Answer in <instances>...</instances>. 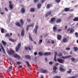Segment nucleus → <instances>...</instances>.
Listing matches in <instances>:
<instances>
[{"instance_id":"obj_60","label":"nucleus","mask_w":78,"mask_h":78,"mask_svg":"<svg viewBox=\"0 0 78 78\" xmlns=\"http://www.w3.org/2000/svg\"><path fill=\"white\" fill-rule=\"evenodd\" d=\"M19 68H20V69H21V68H22V66H21V65H19Z\"/></svg>"},{"instance_id":"obj_49","label":"nucleus","mask_w":78,"mask_h":78,"mask_svg":"<svg viewBox=\"0 0 78 78\" xmlns=\"http://www.w3.org/2000/svg\"><path fill=\"white\" fill-rule=\"evenodd\" d=\"M54 60L55 61H56V55H54Z\"/></svg>"},{"instance_id":"obj_23","label":"nucleus","mask_w":78,"mask_h":78,"mask_svg":"<svg viewBox=\"0 0 78 78\" xmlns=\"http://www.w3.org/2000/svg\"><path fill=\"white\" fill-rule=\"evenodd\" d=\"M20 22L21 23L22 25H23V23H24V22H23V19H21L20 20Z\"/></svg>"},{"instance_id":"obj_9","label":"nucleus","mask_w":78,"mask_h":78,"mask_svg":"<svg viewBox=\"0 0 78 78\" xmlns=\"http://www.w3.org/2000/svg\"><path fill=\"white\" fill-rule=\"evenodd\" d=\"M57 38L58 40L60 41V40H61L62 38V36L61 35H59L58 34L57 35Z\"/></svg>"},{"instance_id":"obj_8","label":"nucleus","mask_w":78,"mask_h":78,"mask_svg":"<svg viewBox=\"0 0 78 78\" xmlns=\"http://www.w3.org/2000/svg\"><path fill=\"white\" fill-rule=\"evenodd\" d=\"M9 8L11 9H12L13 8V5L12 4V2L11 1H9Z\"/></svg>"},{"instance_id":"obj_4","label":"nucleus","mask_w":78,"mask_h":78,"mask_svg":"<svg viewBox=\"0 0 78 78\" xmlns=\"http://www.w3.org/2000/svg\"><path fill=\"white\" fill-rule=\"evenodd\" d=\"M57 61L58 62H59L61 64H64V62H65L64 61V60L60 58H58L57 59Z\"/></svg>"},{"instance_id":"obj_28","label":"nucleus","mask_w":78,"mask_h":78,"mask_svg":"<svg viewBox=\"0 0 78 78\" xmlns=\"http://www.w3.org/2000/svg\"><path fill=\"white\" fill-rule=\"evenodd\" d=\"M63 55V54L62 52H59L58 54V55L59 56H62Z\"/></svg>"},{"instance_id":"obj_42","label":"nucleus","mask_w":78,"mask_h":78,"mask_svg":"<svg viewBox=\"0 0 78 78\" xmlns=\"http://www.w3.org/2000/svg\"><path fill=\"white\" fill-rule=\"evenodd\" d=\"M77 76H71L69 77L68 78H77Z\"/></svg>"},{"instance_id":"obj_22","label":"nucleus","mask_w":78,"mask_h":78,"mask_svg":"<svg viewBox=\"0 0 78 78\" xmlns=\"http://www.w3.org/2000/svg\"><path fill=\"white\" fill-rule=\"evenodd\" d=\"M73 21H78V17H76V18H74L73 19Z\"/></svg>"},{"instance_id":"obj_19","label":"nucleus","mask_w":78,"mask_h":78,"mask_svg":"<svg viewBox=\"0 0 78 78\" xmlns=\"http://www.w3.org/2000/svg\"><path fill=\"white\" fill-rule=\"evenodd\" d=\"M59 70L61 72H64L65 69L62 67L59 68Z\"/></svg>"},{"instance_id":"obj_27","label":"nucleus","mask_w":78,"mask_h":78,"mask_svg":"<svg viewBox=\"0 0 78 78\" xmlns=\"http://www.w3.org/2000/svg\"><path fill=\"white\" fill-rule=\"evenodd\" d=\"M28 49L29 50H31V49L29 47H28V48L25 47V50H28Z\"/></svg>"},{"instance_id":"obj_58","label":"nucleus","mask_w":78,"mask_h":78,"mask_svg":"<svg viewBox=\"0 0 78 78\" xmlns=\"http://www.w3.org/2000/svg\"><path fill=\"white\" fill-rule=\"evenodd\" d=\"M46 1V0H41V3H44V1Z\"/></svg>"},{"instance_id":"obj_18","label":"nucleus","mask_w":78,"mask_h":78,"mask_svg":"<svg viewBox=\"0 0 78 78\" xmlns=\"http://www.w3.org/2000/svg\"><path fill=\"white\" fill-rule=\"evenodd\" d=\"M24 33H25V31L23 29L21 31V36H24Z\"/></svg>"},{"instance_id":"obj_36","label":"nucleus","mask_w":78,"mask_h":78,"mask_svg":"<svg viewBox=\"0 0 78 78\" xmlns=\"http://www.w3.org/2000/svg\"><path fill=\"white\" fill-rule=\"evenodd\" d=\"M41 4H39L37 5V8L38 9H39L40 8H41Z\"/></svg>"},{"instance_id":"obj_59","label":"nucleus","mask_w":78,"mask_h":78,"mask_svg":"<svg viewBox=\"0 0 78 78\" xmlns=\"http://www.w3.org/2000/svg\"><path fill=\"white\" fill-rule=\"evenodd\" d=\"M27 22H30L31 21V19H27Z\"/></svg>"},{"instance_id":"obj_12","label":"nucleus","mask_w":78,"mask_h":78,"mask_svg":"<svg viewBox=\"0 0 78 78\" xmlns=\"http://www.w3.org/2000/svg\"><path fill=\"white\" fill-rule=\"evenodd\" d=\"M37 29H38V26L36 25L34 30L35 33L36 34L37 32Z\"/></svg>"},{"instance_id":"obj_53","label":"nucleus","mask_w":78,"mask_h":78,"mask_svg":"<svg viewBox=\"0 0 78 78\" xmlns=\"http://www.w3.org/2000/svg\"><path fill=\"white\" fill-rule=\"evenodd\" d=\"M12 66H11L9 67V70H10L11 69H12Z\"/></svg>"},{"instance_id":"obj_48","label":"nucleus","mask_w":78,"mask_h":78,"mask_svg":"<svg viewBox=\"0 0 78 78\" xmlns=\"http://www.w3.org/2000/svg\"><path fill=\"white\" fill-rule=\"evenodd\" d=\"M1 33H4V29L3 28L1 29Z\"/></svg>"},{"instance_id":"obj_37","label":"nucleus","mask_w":78,"mask_h":78,"mask_svg":"<svg viewBox=\"0 0 78 78\" xmlns=\"http://www.w3.org/2000/svg\"><path fill=\"white\" fill-rule=\"evenodd\" d=\"M28 26L29 27H34V24L33 23L32 24L28 25Z\"/></svg>"},{"instance_id":"obj_30","label":"nucleus","mask_w":78,"mask_h":78,"mask_svg":"<svg viewBox=\"0 0 78 78\" xmlns=\"http://www.w3.org/2000/svg\"><path fill=\"white\" fill-rule=\"evenodd\" d=\"M57 30V28L55 27V26H54L53 27V30L54 32H55V31Z\"/></svg>"},{"instance_id":"obj_44","label":"nucleus","mask_w":78,"mask_h":78,"mask_svg":"<svg viewBox=\"0 0 78 78\" xmlns=\"http://www.w3.org/2000/svg\"><path fill=\"white\" fill-rule=\"evenodd\" d=\"M39 0H34V3H37V2H39Z\"/></svg>"},{"instance_id":"obj_40","label":"nucleus","mask_w":78,"mask_h":78,"mask_svg":"<svg viewBox=\"0 0 78 78\" xmlns=\"http://www.w3.org/2000/svg\"><path fill=\"white\" fill-rule=\"evenodd\" d=\"M61 77L60 76H56L54 77L53 78H61Z\"/></svg>"},{"instance_id":"obj_50","label":"nucleus","mask_w":78,"mask_h":78,"mask_svg":"<svg viewBox=\"0 0 78 78\" xmlns=\"http://www.w3.org/2000/svg\"><path fill=\"white\" fill-rule=\"evenodd\" d=\"M0 47L2 49V50H3V49H4V48H3V46H2V44L0 45Z\"/></svg>"},{"instance_id":"obj_63","label":"nucleus","mask_w":78,"mask_h":78,"mask_svg":"<svg viewBox=\"0 0 78 78\" xmlns=\"http://www.w3.org/2000/svg\"><path fill=\"white\" fill-rule=\"evenodd\" d=\"M37 52H35L34 53V55H37Z\"/></svg>"},{"instance_id":"obj_39","label":"nucleus","mask_w":78,"mask_h":78,"mask_svg":"<svg viewBox=\"0 0 78 78\" xmlns=\"http://www.w3.org/2000/svg\"><path fill=\"white\" fill-rule=\"evenodd\" d=\"M26 64H27V65L28 67H30V63H29V62H28L27 61Z\"/></svg>"},{"instance_id":"obj_51","label":"nucleus","mask_w":78,"mask_h":78,"mask_svg":"<svg viewBox=\"0 0 78 78\" xmlns=\"http://www.w3.org/2000/svg\"><path fill=\"white\" fill-rule=\"evenodd\" d=\"M16 64H18V65H19L20 64H21V63L20 62H16Z\"/></svg>"},{"instance_id":"obj_46","label":"nucleus","mask_w":78,"mask_h":78,"mask_svg":"<svg viewBox=\"0 0 78 78\" xmlns=\"http://www.w3.org/2000/svg\"><path fill=\"white\" fill-rule=\"evenodd\" d=\"M42 42V40H40L38 43L39 44H41Z\"/></svg>"},{"instance_id":"obj_6","label":"nucleus","mask_w":78,"mask_h":78,"mask_svg":"<svg viewBox=\"0 0 78 78\" xmlns=\"http://www.w3.org/2000/svg\"><path fill=\"white\" fill-rule=\"evenodd\" d=\"M15 53V51L13 50H10V51L8 52V53L10 55H13Z\"/></svg>"},{"instance_id":"obj_52","label":"nucleus","mask_w":78,"mask_h":78,"mask_svg":"<svg viewBox=\"0 0 78 78\" xmlns=\"http://www.w3.org/2000/svg\"><path fill=\"white\" fill-rule=\"evenodd\" d=\"M29 26L28 25L27 27V29H26L27 31H28V30H29Z\"/></svg>"},{"instance_id":"obj_25","label":"nucleus","mask_w":78,"mask_h":78,"mask_svg":"<svg viewBox=\"0 0 78 78\" xmlns=\"http://www.w3.org/2000/svg\"><path fill=\"white\" fill-rule=\"evenodd\" d=\"M30 10L31 12H34L35 11V9L34 8H31Z\"/></svg>"},{"instance_id":"obj_20","label":"nucleus","mask_w":78,"mask_h":78,"mask_svg":"<svg viewBox=\"0 0 78 78\" xmlns=\"http://www.w3.org/2000/svg\"><path fill=\"white\" fill-rule=\"evenodd\" d=\"M69 9H70V8H66L64 9L65 11L67 12L69 11Z\"/></svg>"},{"instance_id":"obj_16","label":"nucleus","mask_w":78,"mask_h":78,"mask_svg":"<svg viewBox=\"0 0 78 78\" xmlns=\"http://www.w3.org/2000/svg\"><path fill=\"white\" fill-rule=\"evenodd\" d=\"M16 25L17 26V27H22L21 24H20V23H16Z\"/></svg>"},{"instance_id":"obj_62","label":"nucleus","mask_w":78,"mask_h":78,"mask_svg":"<svg viewBox=\"0 0 78 78\" xmlns=\"http://www.w3.org/2000/svg\"><path fill=\"white\" fill-rule=\"evenodd\" d=\"M53 73H57V72L56 70H54L53 71Z\"/></svg>"},{"instance_id":"obj_32","label":"nucleus","mask_w":78,"mask_h":78,"mask_svg":"<svg viewBox=\"0 0 78 78\" xmlns=\"http://www.w3.org/2000/svg\"><path fill=\"white\" fill-rule=\"evenodd\" d=\"M73 48L74 49L75 51H77V50H78V48L76 47H74Z\"/></svg>"},{"instance_id":"obj_15","label":"nucleus","mask_w":78,"mask_h":78,"mask_svg":"<svg viewBox=\"0 0 78 78\" xmlns=\"http://www.w3.org/2000/svg\"><path fill=\"white\" fill-rule=\"evenodd\" d=\"M68 41H69V40H68L66 38H65L63 39V42H68Z\"/></svg>"},{"instance_id":"obj_17","label":"nucleus","mask_w":78,"mask_h":78,"mask_svg":"<svg viewBox=\"0 0 78 78\" xmlns=\"http://www.w3.org/2000/svg\"><path fill=\"white\" fill-rule=\"evenodd\" d=\"M61 21H62L61 19H58L56 21V23H60L61 22Z\"/></svg>"},{"instance_id":"obj_29","label":"nucleus","mask_w":78,"mask_h":78,"mask_svg":"<svg viewBox=\"0 0 78 78\" xmlns=\"http://www.w3.org/2000/svg\"><path fill=\"white\" fill-rule=\"evenodd\" d=\"M2 43L3 45H5L6 44V43L3 40L2 41Z\"/></svg>"},{"instance_id":"obj_38","label":"nucleus","mask_w":78,"mask_h":78,"mask_svg":"<svg viewBox=\"0 0 78 78\" xmlns=\"http://www.w3.org/2000/svg\"><path fill=\"white\" fill-rule=\"evenodd\" d=\"M55 2L59 3L61 2V0H55Z\"/></svg>"},{"instance_id":"obj_11","label":"nucleus","mask_w":78,"mask_h":78,"mask_svg":"<svg viewBox=\"0 0 78 78\" xmlns=\"http://www.w3.org/2000/svg\"><path fill=\"white\" fill-rule=\"evenodd\" d=\"M13 55L15 58H20V57L16 54L14 53Z\"/></svg>"},{"instance_id":"obj_35","label":"nucleus","mask_w":78,"mask_h":78,"mask_svg":"<svg viewBox=\"0 0 78 78\" xmlns=\"http://www.w3.org/2000/svg\"><path fill=\"white\" fill-rule=\"evenodd\" d=\"M71 59L72 61H73V62H74L75 60V58L74 57L72 58Z\"/></svg>"},{"instance_id":"obj_54","label":"nucleus","mask_w":78,"mask_h":78,"mask_svg":"<svg viewBox=\"0 0 78 78\" xmlns=\"http://www.w3.org/2000/svg\"><path fill=\"white\" fill-rule=\"evenodd\" d=\"M51 43L52 44H55V41L54 40H52L51 41Z\"/></svg>"},{"instance_id":"obj_31","label":"nucleus","mask_w":78,"mask_h":78,"mask_svg":"<svg viewBox=\"0 0 78 78\" xmlns=\"http://www.w3.org/2000/svg\"><path fill=\"white\" fill-rule=\"evenodd\" d=\"M29 38L31 41H33V39H32V37H31V36L30 35H29Z\"/></svg>"},{"instance_id":"obj_13","label":"nucleus","mask_w":78,"mask_h":78,"mask_svg":"<svg viewBox=\"0 0 78 78\" xmlns=\"http://www.w3.org/2000/svg\"><path fill=\"white\" fill-rule=\"evenodd\" d=\"M51 16V12L49 11L48 12H47L46 14L45 15V17H48L49 16Z\"/></svg>"},{"instance_id":"obj_43","label":"nucleus","mask_w":78,"mask_h":78,"mask_svg":"<svg viewBox=\"0 0 78 78\" xmlns=\"http://www.w3.org/2000/svg\"><path fill=\"white\" fill-rule=\"evenodd\" d=\"M9 37V34H5V37Z\"/></svg>"},{"instance_id":"obj_2","label":"nucleus","mask_w":78,"mask_h":78,"mask_svg":"<svg viewBox=\"0 0 78 78\" xmlns=\"http://www.w3.org/2000/svg\"><path fill=\"white\" fill-rule=\"evenodd\" d=\"M55 20H56V18L55 17H53L51 18L50 20H49V22L51 24H53L55 23Z\"/></svg>"},{"instance_id":"obj_34","label":"nucleus","mask_w":78,"mask_h":78,"mask_svg":"<svg viewBox=\"0 0 78 78\" xmlns=\"http://www.w3.org/2000/svg\"><path fill=\"white\" fill-rule=\"evenodd\" d=\"M38 55L40 56H43V53L41 52H39L38 53Z\"/></svg>"},{"instance_id":"obj_47","label":"nucleus","mask_w":78,"mask_h":78,"mask_svg":"<svg viewBox=\"0 0 78 78\" xmlns=\"http://www.w3.org/2000/svg\"><path fill=\"white\" fill-rule=\"evenodd\" d=\"M46 8H48V9H50V5L49 4H47Z\"/></svg>"},{"instance_id":"obj_10","label":"nucleus","mask_w":78,"mask_h":78,"mask_svg":"<svg viewBox=\"0 0 78 78\" xmlns=\"http://www.w3.org/2000/svg\"><path fill=\"white\" fill-rule=\"evenodd\" d=\"M51 53L50 52H46L43 54L44 56H48V55H50Z\"/></svg>"},{"instance_id":"obj_26","label":"nucleus","mask_w":78,"mask_h":78,"mask_svg":"<svg viewBox=\"0 0 78 78\" xmlns=\"http://www.w3.org/2000/svg\"><path fill=\"white\" fill-rule=\"evenodd\" d=\"M53 69V70H57V67L56 66H54Z\"/></svg>"},{"instance_id":"obj_7","label":"nucleus","mask_w":78,"mask_h":78,"mask_svg":"<svg viewBox=\"0 0 78 78\" xmlns=\"http://www.w3.org/2000/svg\"><path fill=\"white\" fill-rule=\"evenodd\" d=\"M40 71L41 73H47V70L46 69H40Z\"/></svg>"},{"instance_id":"obj_14","label":"nucleus","mask_w":78,"mask_h":78,"mask_svg":"<svg viewBox=\"0 0 78 78\" xmlns=\"http://www.w3.org/2000/svg\"><path fill=\"white\" fill-rule=\"evenodd\" d=\"M25 57L28 59H31V56L30 55H26L25 56Z\"/></svg>"},{"instance_id":"obj_24","label":"nucleus","mask_w":78,"mask_h":78,"mask_svg":"<svg viewBox=\"0 0 78 78\" xmlns=\"http://www.w3.org/2000/svg\"><path fill=\"white\" fill-rule=\"evenodd\" d=\"M9 40H10L11 41V42H16V40L10 38H9Z\"/></svg>"},{"instance_id":"obj_33","label":"nucleus","mask_w":78,"mask_h":78,"mask_svg":"<svg viewBox=\"0 0 78 78\" xmlns=\"http://www.w3.org/2000/svg\"><path fill=\"white\" fill-rule=\"evenodd\" d=\"M72 73V69H69V71L67 72V73Z\"/></svg>"},{"instance_id":"obj_5","label":"nucleus","mask_w":78,"mask_h":78,"mask_svg":"<svg viewBox=\"0 0 78 78\" xmlns=\"http://www.w3.org/2000/svg\"><path fill=\"white\" fill-rule=\"evenodd\" d=\"M72 58V55H69L66 56H62L61 57V58L62 59H67V58Z\"/></svg>"},{"instance_id":"obj_55","label":"nucleus","mask_w":78,"mask_h":78,"mask_svg":"<svg viewBox=\"0 0 78 78\" xmlns=\"http://www.w3.org/2000/svg\"><path fill=\"white\" fill-rule=\"evenodd\" d=\"M73 9H71L70 10H69V12H72V11H73Z\"/></svg>"},{"instance_id":"obj_45","label":"nucleus","mask_w":78,"mask_h":78,"mask_svg":"<svg viewBox=\"0 0 78 78\" xmlns=\"http://www.w3.org/2000/svg\"><path fill=\"white\" fill-rule=\"evenodd\" d=\"M57 31V32H58V33H59L62 31V30L60 29H58Z\"/></svg>"},{"instance_id":"obj_57","label":"nucleus","mask_w":78,"mask_h":78,"mask_svg":"<svg viewBox=\"0 0 78 78\" xmlns=\"http://www.w3.org/2000/svg\"><path fill=\"white\" fill-rule=\"evenodd\" d=\"M3 53L5 54L6 53V52H5V49H4L2 50Z\"/></svg>"},{"instance_id":"obj_61","label":"nucleus","mask_w":78,"mask_h":78,"mask_svg":"<svg viewBox=\"0 0 78 78\" xmlns=\"http://www.w3.org/2000/svg\"><path fill=\"white\" fill-rule=\"evenodd\" d=\"M66 50H70V48H67L66 49Z\"/></svg>"},{"instance_id":"obj_41","label":"nucleus","mask_w":78,"mask_h":78,"mask_svg":"<svg viewBox=\"0 0 78 78\" xmlns=\"http://www.w3.org/2000/svg\"><path fill=\"white\" fill-rule=\"evenodd\" d=\"M75 35L76 37H78V33L77 32H76L75 33Z\"/></svg>"},{"instance_id":"obj_64","label":"nucleus","mask_w":78,"mask_h":78,"mask_svg":"<svg viewBox=\"0 0 78 78\" xmlns=\"http://www.w3.org/2000/svg\"><path fill=\"white\" fill-rule=\"evenodd\" d=\"M41 78H44V76H43L41 75Z\"/></svg>"},{"instance_id":"obj_3","label":"nucleus","mask_w":78,"mask_h":78,"mask_svg":"<svg viewBox=\"0 0 78 78\" xmlns=\"http://www.w3.org/2000/svg\"><path fill=\"white\" fill-rule=\"evenodd\" d=\"M74 29H73L72 28H69L67 30V32H69V33L70 34L72 33H73V32H74Z\"/></svg>"},{"instance_id":"obj_56","label":"nucleus","mask_w":78,"mask_h":78,"mask_svg":"<svg viewBox=\"0 0 78 78\" xmlns=\"http://www.w3.org/2000/svg\"><path fill=\"white\" fill-rule=\"evenodd\" d=\"M49 64L50 65H52L53 64V62H49Z\"/></svg>"},{"instance_id":"obj_21","label":"nucleus","mask_w":78,"mask_h":78,"mask_svg":"<svg viewBox=\"0 0 78 78\" xmlns=\"http://www.w3.org/2000/svg\"><path fill=\"white\" fill-rule=\"evenodd\" d=\"M21 12L22 13H24L25 11V9L23 8H22L21 9Z\"/></svg>"},{"instance_id":"obj_1","label":"nucleus","mask_w":78,"mask_h":78,"mask_svg":"<svg viewBox=\"0 0 78 78\" xmlns=\"http://www.w3.org/2000/svg\"><path fill=\"white\" fill-rule=\"evenodd\" d=\"M21 47V43H19L17 44L16 48L15 50L16 52H18L20 50V47Z\"/></svg>"}]
</instances>
